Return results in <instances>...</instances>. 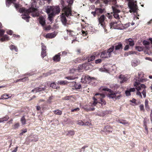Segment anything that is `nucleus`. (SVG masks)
<instances>
[{
	"label": "nucleus",
	"mask_w": 152,
	"mask_h": 152,
	"mask_svg": "<svg viewBox=\"0 0 152 152\" xmlns=\"http://www.w3.org/2000/svg\"><path fill=\"white\" fill-rule=\"evenodd\" d=\"M62 11L63 13L61 15V20L64 26H66L68 23L66 16L69 18L72 16L71 10L69 7H65L63 9Z\"/></svg>",
	"instance_id": "nucleus-1"
},
{
	"label": "nucleus",
	"mask_w": 152,
	"mask_h": 152,
	"mask_svg": "<svg viewBox=\"0 0 152 152\" xmlns=\"http://www.w3.org/2000/svg\"><path fill=\"white\" fill-rule=\"evenodd\" d=\"M37 9L34 8V6H32L29 9L26 10L24 8H20L19 10L20 12L22 13L23 14L22 16V18L26 20L27 22L29 21L28 18L30 17L28 15V14L30 13L35 12Z\"/></svg>",
	"instance_id": "nucleus-2"
},
{
	"label": "nucleus",
	"mask_w": 152,
	"mask_h": 152,
	"mask_svg": "<svg viewBox=\"0 0 152 152\" xmlns=\"http://www.w3.org/2000/svg\"><path fill=\"white\" fill-rule=\"evenodd\" d=\"M102 89L103 91H107L109 92L110 93L107 94V96L110 99L119 100L122 97V95L121 94L116 95V94L118 93V92H114L112 90L107 88H103Z\"/></svg>",
	"instance_id": "nucleus-3"
},
{
	"label": "nucleus",
	"mask_w": 152,
	"mask_h": 152,
	"mask_svg": "<svg viewBox=\"0 0 152 152\" xmlns=\"http://www.w3.org/2000/svg\"><path fill=\"white\" fill-rule=\"evenodd\" d=\"M139 82L137 81L135 82L134 84V86L135 87L136 89L137 90L136 95L138 96L140 98H142V96L141 94V93L140 91L143 90L146 88V86L143 84H140Z\"/></svg>",
	"instance_id": "nucleus-4"
},
{
	"label": "nucleus",
	"mask_w": 152,
	"mask_h": 152,
	"mask_svg": "<svg viewBox=\"0 0 152 152\" xmlns=\"http://www.w3.org/2000/svg\"><path fill=\"white\" fill-rule=\"evenodd\" d=\"M129 1L128 6L130 8L129 12H136L137 10L136 1H134L132 0H127Z\"/></svg>",
	"instance_id": "nucleus-5"
},
{
	"label": "nucleus",
	"mask_w": 152,
	"mask_h": 152,
	"mask_svg": "<svg viewBox=\"0 0 152 152\" xmlns=\"http://www.w3.org/2000/svg\"><path fill=\"white\" fill-rule=\"evenodd\" d=\"M95 78L94 77H91L88 75H83L81 79V81L83 83H89L91 81L95 80Z\"/></svg>",
	"instance_id": "nucleus-6"
},
{
	"label": "nucleus",
	"mask_w": 152,
	"mask_h": 152,
	"mask_svg": "<svg viewBox=\"0 0 152 152\" xmlns=\"http://www.w3.org/2000/svg\"><path fill=\"white\" fill-rule=\"evenodd\" d=\"M106 19V17L104 15H102L98 18L99 25H100L104 29H105L106 27L104 22V20Z\"/></svg>",
	"instance_id": "nucleus-7"
},
{
	"label": "nucleus",
	"mask_w": 152,
	"mask_h": 152,
	"mask_svg": "<svg viewBox=\"0 0 152 152\" xmlns=\"http://www.w3.org/2000/svg\"><path fill=\"white\" fill-rule=\"evenodd\" d=\"M117 5H115L114 6H113L112 8L114 13L113 16L114 17L117 19H119V15L118 13L120 12V11L118 9Z\"/></svg>",
	"instance_id": "nucleus-8"
},
{
	"label": "nucleus",
	"mask_w": 152,
	"mask_h": 152,
	"mask_svg": "<svg viewBox=\"0 0 152 152\" xmlns=\"http://www.w3.org/2000/svg\"><path fill=\"white\" fill-rule=\"evenodd\" d=\"M112 67L111 65L107 64L104 66L103 68H100L99 70L101 72L109 73L110 68Z\"/></svg>",
	"instance_id": "nucleus-9"
},
{
	"label": "nucleus",
	"mask_w": 152,
	"mask_h": 152,
	"mask_svg": "<svg viewBox=\"0 0 152 152\" xmlns=\"http://www.w3.org/2000/svg\"><path fill=\"white\" fill-rule=\"evenodd\" d=\"M137 80L138 82H144L147 80V79L144 78V74L142 72H140L138 73Z\"/></svg>",
	"instance_id": "nucleus-10"
},
{
	"label": "nucleus",
	"mask_w": 152,
	"mask_h": 152,
	"mask_svg": "<svg viewBox=\"0 0 152 152\" xmlns=\"http://www.w3.org/2000/svg\"><path fill=\"white\" fill-rule=\"evenodd\" d=\"M129 26V23L123 25L120 21H117V29L123 30L125 29Z\"/></svg>",
	"instance_id": "nucleus-11"
},
{
	"label": "nucleus",
	"mask_w": 152,
	"mask_h": 152,
	"mask_svg": "<svg viewBox=\"0 0 152 152\" xmlns=\"http://www.w3.org/2000/svg\"><path fill=\"white\" fill-rule=\"evenodd\" d=\"M97 95H99L101 97L100 98V102H99V103L101 104L102 105H105L106 104V102L104 99H103V98L105 97V95L103 94H99L98 93H96L95 94V96Z\"/></svg>",
	"instance_id": "nucleus-12"
},
{
	"label": "nucleus",
	"mask_w": 152,
	"mask_h": 152,
	"mask_svg": "<svg viewBox=\"0 0 152 152\" xmlns=\"http://www.w3.org/2000/svg\"><path fill=\"white\" fill-rule=\"evenodd\" d=\"M52 10V13L50 14L54 15L59 13L60 12V9L58 6L53 7Z\"/></svg>",
	"instance_id": "nucleus-13"
},
{
	"label": "nucleus",
	"mask_w": 152,
	"mask_h": 152,
	"mask_svg": "<svg viewBox=\"0 0 152 152\" xmlns=\"http://www.w3.org/2000/svg\"><path fill=\"white\" fill-rule=\"evenodd\" d=\"M140 63V61L138 59H134L131 62V65L132 66L134 67L138 65Z\"/></svg>",
	"instance_id": "nucleus-14"
},
{
	"label": "nucleus",
	"mask_w": 152,
	"mask_h": 152,
	"mask_svg": "<svg viewBox=\"0 0 152 152\" xmlns=\"http://www.w3.org/2000/svg\"><path fill=\"white\" fill-rule=\"evenodd\" d=\"M39 23L42 26H44L45 24V18L43 16H40L39 18Z\"/></svg>",
	"instance_id": "nucleus-15"
},
{
	"label": "nucleus",
	"mask_w": 152,
	"mask_h": 152,
	"mask_svg": "<svg viewBox=\"0 0 152 152\" xmlns=\"http://www.w3.org/2000/svg\"><path fill=\"white\" fill-rule=\"evenodd\" d=\"M114 46H113L109 48L107 51H106L108 57H109L111 56V53L114 50Z\"/></svg>",
	"instance_id": "nucleus-16"
},
{
	"label": "nucleus",
	"mask_w": 152,
	"mask_h": 152,
	"mask_svg": "<svg viewBox=\"0 0 152 152\" xmlns=\"http://www.w3.org/2000/svg\"><path fill=\"white\" fill-rule=\"evenodd\" d=\"M122 45L121 43H119L118 44L116 45L115 47V50L113 53L115 54H116V53L115 52V51L122 49Z\"/></svg>",
	"instance_id": "nucleus-17"
},
{
	"label": "nucleus",
	"mask_w": 152,
	"mask_h": 152,
	"mask_svg": "<svg viewBox=\"0 0 152 152\" xmlns=\"http://www.w3.org/2000/svg\"><path fill=\"white\" fill-rule=\"evenodd\" d=\"M110 28L117 29V22H111L110 23Z\"/></svg>",
	"instance_id": "nucleus-18"
},
{
	"label": "nucleus",
	"mask_w": 152,
	"mask_h": 152,
	"mask_svg": "<svg viewBox=\"0 0 152 152\" xmlns=\"http://www.w3.org/2000/svg\"><path fill=\"white\" fill-rule=\"evenodd\" d=\"M119 78L121 80L120 83H121L126 82L128 80L127 78L125 76L122 75L119 76Z\"/></svg>",
	"instance_id": "nucleus-19"
},
{
	"label": "nucleus",
	"mask_w": 152,
	"mask_h": 152,
	"mask_svg": "<svg viewBox=\"0 0 152 152\" xmlns=\"http://www.w3.org/2000/svg\"><path fill=\"white\" fill-rule=\"evenodd\" d=\"M56 34L55 32L47 34L46 35V37L47 38H53L56 37Z\"/></svg>",
	"instance_id": "nucleus-20"
},
{
	"label": "nucleus",
	"mask_w": 152,
	"mask_h": 152,
	"mask_svg": "<svg viewBox=\"0 0 152 152\" xmlns=\"http://www.w3.org/2000/svg\"><path fill=\"white\" fill-rule=\"evenodd\" d=\"M143 45L145 46V48L147 50H149L150 48V43L144 40L142 43Z\"/></svg>",
	"instance_id": "nucleus-21"
},
{
	"label": "nucleus",
	"mask_w": 152,
	"mask_h": 152,
	"mask_svg": "<svg viewBox=\"0 0 152 152\" xmlns=\"http://www.w3.org/2000/svg\"><path fill=\"white\" fill-rule=\"evenodd\" d=\"M60 56V53H58L56 55L53 57V60L54 61L56 62H58L60 61L61 59Z\"/></svg>",
	"instance_id": "nucleus-22"
},
{
	"label": "nucleus",
	"mask_w": 152,
	"mask_h": 152,
	"mask_svg": "<svg viewBox=\"0 0 152 152\" xmlns=\"http://www.w3.org/2000/svg\"><path fill=\"white\" fill-rule=\"evenodd\" d=\"M81 68L79 69H77L76 67H73L71 69L69 70V72L70 73H74L75 72H78L80 69H81V66H80Z\"/></svg>",
	"instance_id": "nucleus-23"
},
{
	"label": "nucleus",
	"mask_w": 152,
	"mask_h": 152,
	"mask_svg": "<svg viewBox=\"0 0 152 152\" xmlns=\"http://www.w3.org/2000/svg\"><path fill=\"white\" fill-rule=\"evenodd\" d=\"M126 43L130 46H133L134 45V43L132 39L129 38L126 40Z\"/></svg>",
	"instance_id": "nucleus-24"
},
{
	"label": "nucleus",
	"mask_w": 152,
	"mask_h": 152,
	"mask_svg": "<svg viewBox=\"0 0 152 152\" xmlns=\"http://www.w3.org/2000/svg\"><path fill=\"white\" fill-rule=\"evenodd\" d=\"M53 7L48 6L46 8L45 10L46 12L48 14L52 13L53 12Z\"/></svg>",
	"instance_id": "nucleus-25"
},
{
	"label": "nucleus",
	"mask_w": 152,
	"mask_h": 152,
	"mask_svg": "<svg viewBox=\"0 0 152 152\" xmlns=\"http://www.w3.org/2000/svg\"><path fill=\"white\" fill-rule=\"evenodd\" d=\"M12 96V95H10V94H5L2 95L1 97L2 99H7L9 98H10Z\"/></svg>",
	"instance_id": "nucleus-26"
},
{
	"label": "nucleus",
	"mask_w": 152,
	"mask_h": 152,
	"mask_svg": "<svg viewBox=\"0 0 152 152\" xmlns=\"http://www.w3.org/2000/svg\"><path fill=\"white\" fill-rule=\"evenodd\" d=\"M50 87L52 88H53L57 89L59 88V86L58 85V84L57 83H51L50 85Z\"/></svg>",
	"instance_id": "nucleus-27"
},
{
	"label": "nucleus",
	"mask_w": 152,
	"mask_h": 152,
	"mask_svg": "<svg viewBox=\"0 0 152 152\" xmlns=\"http://www.w3.org/2000/svg\"><path fill=\"white\" fill-rule=\"evenodd\" d=\"M98 96L95 97V96L93 97V99L94 100V102L93 103V105L94 106H95L97 103V99H100V96L99 95H96V96Z\"/></svg>",
	"instance_id": "nucleus-28"
},
{
	"label": "nucleus",
	"mask_w": 152,
	"mask_h": 152,
	"mask_svg": "<svg viewBox=\"0 0 152 152\" xmlns=\"http://www.w3.org/2000/svg\"><path fill=\"white\" fill-rule=\"evenodd\" d=\"M45 89V88H37L34 89L32 90V92L35 91V92H37L41 91H44Z\"/></svg>",
	"instance_id": "nucleus-29"
},
{
	"label": "nucleus",
	"mask_w": 152,
	"mask_h": 152,
	"mask_svg": "<svg viewBox=\"0 0 152 152\" xmlns=\"http://www.w3.org/2000/svg\"><path fill=\"white\" fill-rule=\"evenodd\" d=\"M104 9L101 8H97L96 9V14L99 15L100 14H102L104 12Z\"/></svg>",
	"instance_id": "nucleus-30"
},
{
	"label": "nucleus",
	"mask_w": 152,
	"mask_h": 152,
	"mask_svg": "<svg viewBox=\"0 0 152 152\" xmlns=\"http://www.w3.org/2000/svg\"><path fill=\"white\" fill-rule=\"evenodd\" d=\"M145 109L147 110V111H149V107L148 105V101L147 99L145 100Z\"/></svg>",
	"instance_id": "nucleus-31"
},
{
	"label": "nucleus",
	"mask_w": 152,
	"mask_h": 152,
	"mask_svg": "<svg viewBox=\"0 0 152 152\" xmlns=\"http://www.w3.org/2000/svg\"><path fill=\"white\" fill-rule=\"evenodd\" d=\"M119 86L117 84H112L110 85V88L114 89L115 90L119 87Z\"/></svg>",
	"instance_id": "nucleus-32"
},
{
	"label": "nucleus",
	"mask_w": 152,
	"mask_h": 152,
	"mask_svg": "<svg viewBox=\"0 0 152 152\" xmlns=\"http://www.w3.org/2000/svg\"><path fill=\"white\" fill-rule=\"evenodd\" d=\"M101 57L104 58L108 57L106 51H104L102 53L101 55Z\"/></svg>",
	"instance_id": "nucleus-33"
},
{
	"label": "nucleus",
	"mask_w": 152,
	"mask_h": 152,
	"mask_svg": "<svg viewBox=\"0 0 152 152\" xmlns=\"http://www.w3.org/2000/svg\"><path fill=\"white\" fill-rule=\"evenodd\" d=\"M118 123L122 124L124 125H126L127 124L128 125H129L128 124V122L126 121L125 120H118Z\"/></svg>",
	"instance_id": "nucleus-34"
},
{
	"label": "nucleus",
	"mask_w": 152,
	"mask_h": 152,
	"mask_svg": "<svg viewBox=\"0 0 152 152\" xmlns=\"http://www.w3.org/2000/svg\"><path fill=\"white\" fill-rule=\"evenodd\" d=\"M9 38L8 36L7 35H4L3 37L1 39V41L3 42L6 40H9Z\"/></svg>",
	"instance_id": "nucleus-35"
},
{
	"label": "nucleus",
	"mask_w": 152,
	"mask_h": 152,
	"mask_svg": "<svg viewBox=\"0 0 152 152\" xmlns=\"http://www.w3.org/2000/svg\"><path fill=\"white\" fill-rule=\"evenodd\" d=\"M68 82L66 81L60 80L58 82V84L61 85H64L67 84Z\"/></svg>",
	"instance_id": "nucleus-36"
},
{
	"label": "nucleus",
	"mask_w": 152,
	"mask_h": 152,
	"mask_svg": "<svg viewBox=\"0 0 152 152\" xmlns=\"http://www.w3.org/2000/svg\"><path fill=\"white\" fill-rule=\"evenodd\" d=\"M16 0H7L6 2V4L7 6L9 7V5L14 1H15Z\"/></svg>",
	"instance_id": "nucleus-37"
},
{
	"label": "nucleus",
	"mask_w": 152,
	"mask_h": 152,
	"mask_svg": "<svg viewBox=\"0 0 152 152\" xmlns=\"http://www.w3.org/2000/svg\"><path fill=\"white\" fill-rule=\"evenodd\" d=\"M104 2L105 4H107V3L110 1H112L113 3V4H115L116 3V0H102Z\"/></svg>",
	"instance_id": "nucleus-38"
},
{
	"label": "nucleus",
	"mask_w": 152,
	"mask_h": 152,
	"mask_svg": "<svg viewBox=\"0 0 152 152\" xmlns=\"http://www.w3.org/2000/svg\"><path fill=\"white\" fill-rule=\"evenodd\" d=\"M73 84L74 85V86L75 87V88L77 89H80L81 87V86L80 84H77L75 82H73Z\"/></svg>",
	"instance_id": "nucleus-39"
},
{
	"label": "nucleus",
	"mask_w": 152,
	"mask_h": 152,
	"mask_svg": "<svg viewBox=\"0 0 152 152\" xmlns=\"http://www.w3.org/2000/svg\"><path fill=\"white\" fill-rule=\"evenodd\" d=\"M21 121L23 125H24L26 124V120L24 116L22 117L21 118Z\"/></svg>",
	"instance_id": "nucleus-40"
},
{
	"label": "nucleus",
	"mask_w": 152,
	"mask_h": 152,
	"mask_svg": "<svg viewBox=\"0 0 152 152\" xmlns=\"http://www.w3.org/2000/svg\"><path fill=\"white\" fill-rule=\"evenodd\" d=\"M135 49L139 52L143 50V48L140 46H136L135 47Z\"/></svg>",
	"instance_id": "nucleus-41"
},
{
	"label": "nucleus",
	"mask_w": 152,
	"mask_h": 152,
	"mask_svg": "<svg viewBox=\"0 0 152 152\" xmlns=\"http://www.w3.org/2000/svg\"><path fill=\"white\" fill-rule=\"evenodd\" d=\"M95 58V56L93 55V56H90L89 57L88 59V62L90 61H92V60H94Z\"/></svg>",
	"instance_id": "nucleus-42"
},
{
	"label": "nucleus",
	"mask_w": 152,
	"mask_h": 152,
	"mask_svg": "<svg viewBox=\"0 0 152 152\" xmlns=\"http://www.w3.org/2000/svg\"><path fill=\"white\" fill-rule=\"evenodd\" d=\"M53 112L55 114L57 115H60L62 114L61 111L59 110H55Z\"/></svg>",
	"instance_id": "nucleus-43"
},
{
	"label": "nucleus",
	"mask_w": 152,
	"mask_h": 152,
	"mask_svg": "<svg viewBox=\"0 0 152 152\" xmlns=\"http://www.w3.org/2000/svg\"><path fill=\"white\" fill-rule=\"evenodd\" d=\"M54 15H53L52 14H51L50 13L48 15V19L50 21L52 22V18L53 16Z\"/></svg>",
	"instance_id": "nucleus-44"
},
{
	"label": "nucleus",
	"mask_w": 152,
	"mask_h": 152,
	"mask_svg": "<svg viewBox=\"0 0 152 152\" xmlns=\"http://www.w3.org/2000/svg\"><path fill=\"white\" fill-rule=\"evenodd\" d=\"M146 50L144 51V53L146 54H148L149 55H150L152 54L151 51L149 50H147L145 49Z\"/></svg>",
	"instance_id": "nucleus-45"
},
{
	"label": "nucleus",
	"mask_w": 152,
	"mask_h": 152,
	"mask_svg": "<svg viewBox=\"0 0 152 152\" xmlns=\"http://www.w3.org/2000/svg\"><path fill=\"white\" fill-rule=\"evenodd\" d=\"M146 91L145 89H143L141 93V94H142L144 98H145L146 97Z\"/></svg>",
	"instance_id": "nucleus-46"
},
{
	"label": "nucleus",
	"mask_w": 152,
	"mask_h": 152,
	"mask_svg": "<svg viewBox=\"0 0 152 152\" xmlns=\"http://www.w3.org/2000/svg\"><path fill=\"white\" fill-rule=\"evenodd\" d=\"M41 55L42 57L43 58L46 55V51L42 50L41 53Z\"/></svg>",
	"instance_id": "nucleus-47"
},
{
	"label": "nucleus",
	"mask_w": 152,
	"mask_h": 152,
	"mask_svg": "<svg viewBox=\"0 0 152 152\" xmlns=\"http://www.w3.org/2000/svg\"><path fill=\"white\" fill-rule=\"evenodd\" d=\"M10 49L12 50H14L16 52L17 51V49L15 47V46L13 45H11L10 47Z\"/></svg>",
	"instance_id": "nucleus-48"
},
{
	"label": "nucleus",
	"mask_w": 152,
	"mask_h": 152,
	"mask_svg": "<svg viewBox=\"0 0 152 152\" xmlns=\"http://www.w3.org/2000/svg\"><path fill=\"white\" fill-rule=\"evenodd\" d=\"M9 118V117L7 116L6 117L2 118V119L0 120V123L4 121H7Z\"/></svg>",
	"instance_id": "nucleus-49"
},
{
	"label": "nucleus",
	"mask_w": 152,
	"mask_h": 152,
	"mask_svg": "<svg viewBox=\"0 0 152 152\" xmlns=\"http://www.w3.org/2000/svg\"><path fill=\"white\" fill-rule=\"evenodd\" d=\"M77 124L80 126H83L84 124V123L82 121H78Z\"/></svg>",
	"instance_id": "nucleus-50"
},
{
	"label": "nucleus",
	"mask_w": 152,
	"mask_h": 152,
	"mask_svg": "<svg viewBox=\"0 0 152 152\" xmlns=\"http://www.w3.org/2000/svg\"><path fill=\"white\" fill-rule=\"evenodd\" d=\"M75 77L72 76H69L65 77V78L69 80H73L75 79Z\"/></svg>",
	"instance_id": "nucleus-51"
},
{
	"label": "nucleus",
	"mask_w": 152,
	"mask_h": 152,
	"mask_svg": "<svg viewBox=\"0 0 152 152\" xmlns=\"http://www.w3.org/2000/svg\"><path fill=\"white\" fill-rule=\"evenodd\" d=\"M94 109L95 108L94 107L92 108H85V110L87 111H93L94 110Z\"/></svg>",
	"instance_id": "nucleus-52"
},
{
	"label": "nucleus",
	"mask_w": 152,
	"mask_h": 152,
	"mask_svg": "<svg viewBox=\"0 0 152 152\" xmlns=\"http://www.w3.org/2000/svg\"><path fill=\"white\" fill-rule=\"evenodd\" d=\"M27 131V129H23L21 131V132L20 133V135H23V133L26 132Z\"/></svg>",
	"instance_id": "nucleus-53"
},
{
	"label": "nucleus",
	"mask_w": 152,
	"mask_h": 152,
	"mask_svg": "<svg viewBox=\"0 0 152 152\" xmlns=\"http://www.w3.org/2000/svg\"><path fill=\"white\" fill-rule=\"evenodd\" d=\"M19 123H17L15 124L13 126V128L15 129H17L19 126Z\"/></svg>",
	"instance_id": "nucleus-54"
},
{
	"label": "nucleus",
	"mask_w": 152,
	"mask_h": 152,
	"mask_svg": "<svg viewBox=\"0 0 152 152\" xmlns=\"http://www.w3.org/2000/svg\"><path fill=\"white\" fill-rule=\"evenodd\" d=\"M42 50H44L45 51H46V47L44 45L43 43H42Z\"/></svg>",
	"instance_id": "nucleus-55"
},
{
	"label": "nucleus",
	"mask_w": 152,
	"mask_h": 152,
	"mask_svg": "<svg viewBox=\"0 0 152 152\" xmlns=\"http://www.w3.org/2000/svg\"><path fill=\"white\" fill-rule=\"evenodd\" d=\"M68 133L70 135L72 136L75 134V132L73 131H68Z\"/></svg>",
	"instance_id": "nucleus-56"
},
{
	"label": "nucleus",
	"mask_w": 152,
	"mask_h": 152,
	"mask_svg": "<svg viewBox=\"0 0 152 152\" xmlns=\"http://www.w3.org/2000/svg\"><path fill=\"white\" fill-rule=\"evenodd\" d=\"M44 29L45 30H48L50 29V26H44Z\"/></svg>",
	"instance_id": "nucleus-57"
},
{
	"label": "nucleus",
	"mask_w": 152,
	"mask_h": 152,
	"mask_svg": "<svg viewBox=\"0 0 152 152\" xmlns=\"http://www.w3.org/2000/svg\"><path fill=\"white\" fill-rule=\"evenodd\" d=\"M139 107L140 109V110L144 111V105L142 104L140 105L139 106Z\"/></svg>",
	"instance_id": "nucleus-58"
},
{
	"label": "nucleus",
	"mask_w": 152,
	"mask_h": 152,
	"mask_svg": "<svg viewBox=\"0 0 152 152\" xmlns=\"http://www.w3.org/2000/svg\"><path fill=\"white\" fill-rule=\"evenodd\" d=\"M7 33L10 35H12V34H13V32H12V31L11 30H7Z\"/></svg>",
	"instance_id": "nucleus-59"
},
{
	"label": "nucleus",
	"mask_w": 152,
	"mask_h": 152,
	"mask_svg": "<svg viewBox=\"0 0 152 152\" xmlns=\"http://www.w3.org/2000/svg\"><path fill=\"white\" fill-rule=\"evenodd\" d=\"M79 110H80V108L79 107H77L74 109H72L71 110V111L72 112L77 111H79Z\"/></svg>",
	"instance_id": "nucleus-60"
},
{
	"label": "nucleus",
	"mask_w": 152,
	"mask_h": 152,
	"mask_svg": "<svg viewBox=\"0 0 152 152\" xmlns=\"http://www.w3.org/2000/svg\"><path fill=\"white\" fill-rule=\"evenodd\" d=\"M5 31L3 30H0V36H2L4 34Z\"/></svg>",
	"instance_id": "nucleus-61"
},
{
	"label": "nucleus",
	"mask_w": 152,
	"mask_h": 152,
	"mask_svg": "<svg viewBox=\"0 0 152 152\" xmlns=\"http://www.w3.org/2000/svg\"><path fill=\"white\" fill-rule=\"evenodd\" d=\"M18 148V147L17 146L15 148H13V149H12V151L11 152H16L17 151V149Z\"/></svg>",
	"instance_id": "nucleus-62"
},
{
	"label": "nucleus",
	"mask_w": 152,
	"mask_h": 152,
	"mask_svg": "<svg viewBox=\"0 0 152 152\" xmlns=\"http://www.w3.org/2000/svg\"><path fill=\"white\" fill-rule=\"evenodd\" d=\"M34 137L35 138L34 140L32 139V141H37L38 140V137L37 135H34Z\"/></svg>",
	"instance_id": "nucleus-63"
},
{
	"label": "nucleus",
	"mask_w": 152,
	"mask_h": 152,
	"mask_svg": "<svg viewBox=\"0 0 152 152\" xmlns=\"http://www.w3.org/2000/svg\"><path fill=\"white\" fill-rule=\"evenodd\" d=\"M125 94L126 96H129L130 95V92L129 91H125Z\"/></svg>",
	"instance_id": "nucleus-64"
}]
</instances>
